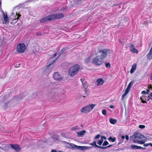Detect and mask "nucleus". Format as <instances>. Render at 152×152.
I'll return each instance as SVG.
<instances>
[{"instance_id": "45", "label": "nucleus", "mask_w": 152, "mask_h": 152, "mask_svg": "<svg viewBox=\"0 0 152 152\" xmlns=\"http://www.w3.org/2000/svg\"><path fill=\"white\" fill-rule=\"evenodd\" d=\"M110 107L111 108H114V106L113 105H110Z\"/></svg>"}, {"instance_id": "21", "label": "nucleus", "mask_w": 152, "mask_h": 152, "mask_svg": "<svg viewBox=\"0 0 152 152\" xmlns=\"http://www.w3.org/2000/svg\"><path fill=\"white\" fill-rule=\"evenodd\" d=\"M106 140V138L105 136H102L101 139L97 142V144L99 145H101L103 141V139Z\"/></svg>"}, {"instance_id": "50", "label": "nucleus", "mask_w": 152, "mask_h": 152, "mask_svg": "<svg viewBox=\"0 0 152 152\" xmlns=\"http://www.w3.org/2000/svg\"><path fill=\"white\" fill-rule=\"evenodd\" d=\"M150 79L152 80V74L151 75L150 77Z\"/></svg>"}, {"instance_id": "49", "label": "nucleus", "mask_w": 152, "mask_h": 152, "mask_svg": "<svg viewBox=\"0 0 152 152\" xmlns=\"http://www.w3.org/2000/svg\"><path fill=\"white\" fill-rule=\"evenodd\" d=\"M56 53H55L54 54V56H56Z\"/></svg>"}, {"instance_id": "35", "label": "nucleus", "mask_w": 152, "mask_h": 152, "mask_svg": "<svg viewBox=\"0 0 152 152\" xmlns=\"http://www.w3.org/2000/svg\"><path fill=\"white\" fill-rule=\"evenodd\" d=\"M53 138H55L56 140H57L58 138V136L57 135H54L53 136Z\"/></svg>"}, {"instance_id": "47", "label": "nucleus", "mask_w": 152, "mask_h": 152, "mask_svg": "<svg viewBox=\"0 0 152 152\" xmlns=\"http://www.w3.org/2000/svg\"><path fill=\"white\" fill-rule=\"evenodd\" d=\"M121 138H122L123 139H124L125 138V137L124 136H122V137H121Z\"/></svg>"}, {"instance_id": "48", "label": "nucleus", "mask_w": 152, "mask_h": 152, "mask_svg": "<svg viewBox=\"0 0 152 152\" xmlns=\"http://www.w3.org/2000/svg\"><path fill=\"white\" fill-rule=\"evenodd\" d=\"M149 145H150L151 147H152V143H149Z\"/></svg>"}, {"instance_id": "20", "label": "nucleus", "mask_w": 152, "mask_h": 152, "mask_svg": "<svg viewBox=\"0 0 152 152\" xmlns=\"http://www.w3.org/2000/svg\"><path fill=\"white\" fill-rule=\"evenodd\" d=\"M3 18L4 21L6 23H8V17L6 13L5 14L4 12L3 13Z\"/></svg>"}, {"instance_id": "6", "label": "nucleus", "mask_w": 152, "mask_h": 152, "mask_svg": "<svg viewBox=\"0 0 152 152\" xmlns=\"http://www.w3.org/2000/svg\"><path fill=\"white\" fill-rule=\"evenodd\" d=\"M134 83V81H131L129 83L127 88L125 91L124 94L122 96V99H123L125 96L129 93L131 86Z\"/></svg>"}, {"instance_id": "17", "label": "nucleus", "mask_w": 152, "mask_h": 152, "mask_svg": "<svg viewBox=\"0 0 152 152\" xmlns=\"http://www.w3.org/2000/svg\"><path fill=\"white\" fill-rule=\"evenodd\" d=\"M85 131L83 130L82 131L78 132L77 133V136L78 137H82L84 135Z\"/></svg>"}, {"instance_id": "31", "label": "nucleus", "mask_w": 152, "mask_h": 152, "mask_svg": "<svg viewBox=\"0 0 152 152\" xmlns=\"http://www.w3.org/2000/svg\"><path fill=\"white\" fill-rule=\"evenodd\" d=\"M74 146L75 148H77V149H80V148L81 149H82V148H83V146H78L75 145H74Z\"/></svg>"}, {"instance_id": "30", "label": "nucleus", "mask_w": 152, "mask_h": 152, "mask_svg": "<svg viewBox=\"0 0 152 152\" xmlns=\"http://www.w3.org/2000/svg\"><path fill=\"white\" fill-rule=\"evenodd\" d=\"M78 129V127L77 126H76L75 127H73L71 128V130H75L77 129Z\"/></svg>"}, {"instance_id": "19", "label": "nucleus", "mask_w": 152, "mask_h": 152, "mask_svg": "<svg viewBox=\"0 0 152 152\" xmlns=\"http://www.w3.org/2000/svg\"><path fill=\"white\" fill-rule=\"evenodd\" d=\"M94 56V54L91 55L88 58L84 59V62L86 63H89L90 62L91 57Z\"/></svg>"}, {"instance_id": "34", "label": "nucleus", "mask_w": 152, "mask_h": 152, "mask_svg": "<svg viewBox=\"0 0 152 152\" xmlns=\"http://www.w3.org/2000/svg\"><path fill=\"white\" fill-rule=\"evenodd\" d=\"M21 65V64L20 63H19L18 64H17L16 65H15V68H18Z\"/></svg>"}, {"instance_id": "25", "label": "nucleus", "mask_w": 152, "mask_h": 152, "mask_svg": "<svg viewBox=\"0 0 152 152\" xmlns=\"http://www.w3.org/2000/svg\"><path fill=\"white\" fill-rule=\"evenodd\" d=\"M112 145H108V146H107V147H104V146H99L98 145H96V147H97V148H102V149H105V148H109V147H110Z\"/></svg>"}, {"instance_id": "9", "label": "nucleus", "mask_w": 152, "mask_h": 152, "mask_svg": "<svg viewBox=\"0 0 152 152\" xmlns=\"http://www.w3.org/2000/svg\"><path fill=\"white\" fill-rule=\"evenodd\" d=\"M104 62L103 59L99 57V56H97L96 57V65L99 66Z\"/></svg>"}, {"instance_id": "27", "label": "nucleus", "mask_w": 152, "mask_h": 152, "mask_svg": "<svg viewBox=\"0 0 152 152\" xmlns=\"http://www.w3.org/2000/svg\"><path fill=\"white\" fill-rule=\"evenodd\" d=\"M102 114L104 115H106L107 114V111L105 109H103L102 111Z\"/></svg>"}, {"instance_id": "11", "label": "nucleus", "mask_w": 152, "mask_h": 152, "mask_svg": "<svg viewBox=\"0 0 152 152\" xmlns=\"http://www.w3.org/2000/svg\"><path fill=\"white\" fill-rule=\"evenodd\" d=\"M53 77L54 80H61L63 79L58 72L53 74Z\"/></svg>"}, {"instance_id": "40", "label": "nucleus", "mask_w": 152, "mask_h": 152, "mask_svg": "<svg viewBox=\"0 0 152 152\" xmlns=\"http://www.w3.org/2000/svg\"><path fill=\"white\" fill-rule=\"evenodd\" d=\"M66 50V49L65 48H63L61 50V52L63 53Z\"/></svg>"}, {"instance_id": "13", "label": "nucleus", "mask_w": 152, "mask_h": 152, "mask_svg": "<svg viewBox=\"0 0 152 152\" xmlns=\"http://www.w3.org/2000/svg\"><path fill=\"white\" fill-rule=\"evenodd\" d=\"M140 99L142 100V102L143 103H146V101H148L149 100V97L148 96L145 95H142L140 97Z\"/></svg>"}, {"instance_id": "38", "label": "nucleus", "mask_w": 152, "mask_h": 152, "mask_svg": "<svg viewBox=\"0 0 152 152\" xmlns=\"http://www.w3.org/2000/svg\"><path fill=\"white\" fill-rule=\"evenodd\" d=\"M55 61V60L53 61L52 62L51 61L50 63L49 64V65L48 66V67H49V66H50L52 64H53Z\"/></svg>"}, {"instance_id": "18", "label": "nucleus", "mask_w": 152, "mask_h": 152, "mask_svg": "<svg viewBox=\"0 0 152 152\" xmlns=\"http://www.w3.org/2000/svg\"><path fill=\"white\" fill-rule=\"evenodd\" d=\"M130 147L131 149L133 150L139 149L141 148V147L135 145H132L130 146Z\"/></svg>"}, {"instance_id": "23", "label": "nucleus", "mask_w": 152, "mask_h": 152, "mask_svg": "<svg viewBox=\"0 0 152 152\" xmlns=\"http://www.w3.org/2000/svg\"><path fill=\"white\" fill-rule=\"evenodd\" d=\"M136 64H134L132 66V69L130 70V73H133L134 71L136 69Z\"/></svg>"}, {"instance_id": "39", "label": "nucleus", "mask_w": 152, "mask_h": 152, "mask_svg": "<svg viewBox=\"0 0 152 152\" xmlns=\"http://www.w3.org/2000/svg\"><path fill=\"white\" fill-rule=\"evenodd\" d=\"M100 137V134H98L96 136V139H98Z\"/></svg>"}, {"instance_id": "28", "label": "nucleus", "mask_w": 152, "mask_h": 152, "mask_svg": "<svg viewBox=\"0 0 152 152\" xmlns=\"http://www.w3.org/2000/svg\"><path fill=\"white\" fill-rule=\"evenodd\" d=\"M105 63V66L107 68H110V64L109 63L106 62Z\"/></svg>"}, {"instance_id": "12", "label": "nucleus", "mask_w": 152, "mask_h": 152, "mask_svg": "<svg viewBox=\"0 0 152 152\" xmlns=\"http://www.w3.org/2000/svg\"><path fill=\"white\" fill-rule=\"evenodd\" d=\"M129 47H130L129 50L131 52L133 53H138V50L135 48L133 45L131 44Z\"/></svg>"}, {"instance_id": "8", "label": "nucleus", "mask_w": 152, "mask_h": 152, "mask_svg": "<svg viewBox=\"0 0 152 152\" xmlns=\"http://www.w3.org/2000/svg\"><path fill=\"white\" fill-rule=\"evenodd\" d=\"M53 20L61 18L64 17V15L61 13H58L51 15Z\"/></svg>"}, {"instance_id": "1", "label": "nucleus", "mask_w": 152, "mask_h": 152, "mask_svg": "<svg viewBox=\"0 0 152 152\" xmlns=\"http://www.w3.org/2000/svg\"><path fill=\"white\" fill-rule=\"evenodd\" d=\"M143 138H145V137L139 133H135L130 136L134 143L141 144H144L145 142V139H143Z\"/></svg>"}, {"instance_id": "4", "label": "nucleus", "mask_w": 152, "mask_h": 152, "mask_svg": "<svg viewBox=\"0 0 152 152\" xmlns=\"http://www.w3.org/2000/svg\"><path fill=\"white\" fill-rule=\"evenodd\" d=\"M110 53V51L109 50L106 49H98L97 52V56H99V57L103 59L106 58L107 53Z\"/></svg>"}, {"instance_id": "10", "label": "nucleus", "mask_w": 152, "mask_h": 152, "mask_svg": "<svg viewBox=\"0 0 152 152\" xmlns=\"http://www.w3.org/2000/svg\"><path fill=\"white\" fill-rule=\"evenodd\" d=\"M21 15L19 13H17L15 18H13V19H12V18H11V17H12V15H11L10 18V20L11 19V20H12V21L11 23V24H13L15 23L17 21V20H16L19 19V18L20 17Z\"/></svg>"}, {"instance_id": "43", "label": "nucleus", "mask_w": 152, "mask_h": 152, "mask_svg": "<svg viewBox=\"0 0 152 152\" xmlns=\"http://www.w3.org/2000/svg\"><path fill=\"white\" fill-rule=\"evenodd\" d=\"M126 139V140H128L129 139V136L128 135H126L125 136Z\"/></svg>"}, {"instance_id": "5", "label": "nucleus", "mask_w": 152, "mask_h": 152, "mask_svg": "<svg viewBox=\"0 0 152 152\" xmlns=\"http://www.w3.org/2000/svg\"><path fill=\"white\" fill-rule=\"evenodd\" d=\"M26 46L23 43H20L17 46L16 51L18 53H23L26 49Z\"/></svg>"}, {"instance_id": "2", "label": "nucleus", "mask_w": 152, "mask_h": 152, "mask_svg": "<svg viewBox=\"0 0 152 152\" xmlns=\"http://www.w3.org/2000/svg\"><path fill=\"white\" fill-rule=\"evenodd\" d=\"M80 66L78 64H74L69 70V74L71 77L76 75L79 71Z\"/></svg>"}, {"instance_id": "3", "label": "nucleus", "mask_w": 152, "mask_h": 152, "mask_svg": "<svg viewBox=\"0 0 152 152\" xmlns=\"http://www.w3.org/2000/svg\"><path fill=\"white\" fill-rule=\"evenodd\" d=\"M95 107V104H91L83 107L80 110V112L85 113L90 112Z\"/></svg>"}, {"instance_id": "41", "label": "nucleus", "mask_w": 152, "mask_h": 152, "mask_svg": "<svg viewBox=\"0 0 152 152\" xmlns=\"http://www.w3.org/2000/svg\"><path fill=\"white\" fill-rule=\"evenodd\" d=\"M144 146L145 147H147L149 145V143L144 144Z\"/></svg>"}, {"instance_id": "29", "label": "nucleus", "mask_w": 152, "mask_h": 152, "mask_svg": "<svg viewBox=\"0 0 152 152\" xmlns=\"http://www.w3.org/2000/svg\"><path fill=\"white\" fill-rule=\"evenodd\" d=\"M109 144L108 142L107 141H105L103 144V145L102 146H106L108 145Z\"/></svg>"}, {"instance_id": "36", "label": "nucleus", "mask_w": 152, "mask_h": 152, "mask_svg": "<svg viewBox=\"0 0 152 152\" xmlns=\"http://www.w3.org/2000/svg\"><path fill=\"white\" fill-rule=\"evenodd\" d=\"M142 94H148V93L146 91H142Z\"/></svg>"}, {"instance_id": "24", "label": "nucleus", "mask_w": 152, "mask_h": 152, "mask_svg": "<svg viewBox=\"0 0 152 152\" xmlns=\"http://www.w3.org/2000/svg\"><path fill=\"white\" fill-rule=\"evenodd\" d=\"M4 145L3 147H0V148L4 151L7 150L9 147L8 145Z\"/></svg>"}, {"instance_id": "46", "label": "nucleus", "mask_w": 152, "mask_h": 152, "mask_svg": "<svg viewBox=\"0 0 152 152\" xmlns=\"http://www.w3.org/2000/svg\"><path fill=\"white\" fill-rule=\"evenodd\" d=\"M51 152H57L56 150H54V149H53L51 151Z\"/></svg>"}, {"instance_id": "32", "label": "nucleus", "mask_w": 152, "mask_h": 152, "mask_svg": "<svg viewBox=\"0 0 152 152\" xmlns=\"http://www.w3.org/2000/svg\"><path fill=\"white\" fill-rule=\"evenodd\" d=\"M139 127L141 129H144L145 127V126L144 125H140Z\"/></svg>"}, {"instance_id": "51", "label": "nucleus", "mask_w": 152, "mask_h": 152, "mask_svg": "<svg viewBox=\"0 0 152 152\" xmlns=\"http://www.w3.org/2000/svg\"><path fill=\"white\" fill-rule=\"evenodd\" d=\"M141 149H146V148H143V147H141Z\"/></svg>"}, {"instance_id": "44", "label": "nucleus", "mask_w": 152, "mask_h": 152, "mask_svg": "<svg viewBox=\"0 0 152 152\" xmlns=\"http://www.w3.org/2000/svg\"><path fill=\"white\" fill-rule=\"evenodd\" d=\"M92 62L93 64H95V58H93Z\"/></svg>"}, {"instance_id": "26", "label": "nucleus", "mask_w": 152, "mask_h": 152, "mask_svg": "<svg viewBox=\"0 0 152 152\" xmlns=\"http://www.w3.org/2000/svg\"><path fill=\"white\" fill-rule=\"evenodd\" d=\"M108 140L111 141L113 142H114L115 141L116 138L115 137L113 138L112 137H110L108 139Z\"/></svg>"}, {"instance_id": "14", "label": "nucleus", "mask_w": 152, "mask_h": 152, "mask_svg": "<svg viewBox=\"0 0 152 152\" xmlns=\"http://www.w3.org/2000/svg\"><path fill=\"white\" fill-rule=\"evenodd\" d=\"M10 145L12 148L17 151H19L20 150V148L18 145L12 144H10Z\"/></svg>"}, {"instance_id": "37", "label": "nucleus", "mask_w": 152, "mask_h": 152, "mask_svg": "<svg viewBox=\"0 0 152 152\" xmlns=\"http://www.w3.org/2000/svg\"><path fill=\"white\" fill-rule=\"evenodd\" d=\"M36 35L37 36H41V33L40 32H37L36 33Z\"/></svg>"}, {"instance_id": "16", "label": "nucleus", "mask_w": 152, "mask_h": 152, "mask_svg": "<svg viewBox=\"0 0 152 152\" xmlns=\"http://www.w3.org/2000/svg\"><path fill=\"white\" fill-rule=\"evenodd\" d=\"M96 82L97 86H101L104 83V81L102 79L99 78L97 80Z\"/></svg>"}, {"instance_id": "22", "label": "nucleus", "mask_w": 152, "mask_h": 152, "mask_svg": "<svg viewBox=\"0 0 152 152\" xmlns=\"http://www.w3.org/2000/svg\"><path fill=\"white\" fill-rule=\"evenodd\" d=\"M117 122V120L116 119H114L112 118H110V122L112 124H114Z\"/></svg>"}, {"instance_id": "15", "label": "nucleus", "mask_w": 152, "mask_h": 152, "mask_svg": "<svg viewBox=\"0 0 152 152\" xmlns=\"http://www.w3.org/2000/svg\"><path fill=\"white\" fill-rule=\"evenodd\" d=\"M80 80L82 82V84L84 87V91H85V93H86L87 90V88L88 87L87 85V83L86 82L84 81H82L83 80L81 79H80Z\"/></svg>"}, {"instance_id": "7", "label": "nucleus", "mask_w": 152, "mask_h": 152, "mask_svg": "<svg viewBox=\"0 0 152 152\" xmlns=\"http://www.w3.org/2000/svg\"><path fill=\"white\" fill-rule=\"evenodd\" d=\"M51 15H50L44 17L39 20L40 23H42L47 22L48 21L52 20Z\"/></svg>"}, {"instance_id": "42", "label": "nucleus", "mask_w": 152, "mask_h": 152, "mask_svg": "<svg viewBox=\"0 0 152 152\" xmlns=\"http://www.w3.org/2000/svg\"><path fill=\"white\" fill-rule=\"evenodd\" d=\"M91 145L93 146H95V141H94L93 143L91 144Z\"/></svg>"}, {"instance_id": "33", "label": "nucleus", "mask_w": 152, "mask_h": 152, "mask_svg": "<svg viewBox=\"0 0 152 152\" xmlns=\"http://www.w3.org/2000/svg\"><path fill=\"white\" fill-rule=\"evenodd\" d=\"M148 96L149 97V99H152V93H151L149 95H148Z\"/></svg>"}]
</instances>
